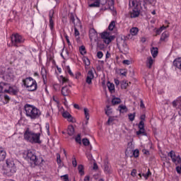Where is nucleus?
Instances as JSON below:
<instances>
[{
	"label": "nucleus",
	"mask_w": 181,
	"mask_h": 181,
	"mask_svg": "<svg viewBox=\"0 0 181 181\" xmlns=\"http://www.w3.org/2000/svg\"><path fill=\"white\" fill-rule=\"evenodd\" d=\"M108 120L107 122V125H110V124H111V122H112L114 121V117H111V116H108Z\"/></svg>",
	"instance_id": "obj_53"
},
{
	"label": "nucleus",
	"mask_w": 181,
	"mask_h": 181,
	"mask_svg": "<svg viewBox=\"0 0 181 181\" xmlns=\"http://www.w3.org/2000/svg\"><path fill=\"white\" fill-rule=\"evenodd\" d=\"M78 173H79V175H81V176H84V165H79L78 166Z\"/></svg>",
	"instance_id": "obj_26"
},
{
	"label": "nucleus",
	"mask_w": 181,
	"mask_h": 181,
	"mask_svg": "<svg viewBox=\"0 0 181 181\" xmlns=\"http://www.w3.org/2000/svg\"><path fill=\"white\" fill-rule=\"evenodd\" d=\"M107 88L110 93L115 90V85L114 83H110V81L107 82Z\"/></svg>",
	"instance_id": "obj_24"
},
{
	"label": "nucleus",
	"mask_w": 181,
	"mask_h": 181,
	"mask_svg": "<svg viewBox=\"0 0 181 181\" xmlns=\"http://www.w3.org/2000/svg\"><path fill=\"white\" fill-rule=\"evenodd\" d=\"M67 121H69V122H76V119H74V117H73V116H71V115L66 119Z\"/></svg>",
	"instance_id": "obj_45"
},
{
	"label": "nucleus",
	"mask_w": 181,
	"mask_h": 181,
	"mask_svg": "<svg viewBox=\"0 0 181 181\" xmlns=\"http://www.w3.org/2000/svg\"><path fill=\"white\" fill-rule=\"evenodd\" d=\"M60 81L61 84L63 86V84H66V83H69V78H66V77H64L63 76H60Z\"/></svg>",
	"instance_id": "obj_31"
},
{
	"label": "nucleus",
	"mask_w": 181,
	"mask_h": 181,
	"mask_svg": "<svg viewBox=\"0 0 181 181\" xmlns=\"http://www.w3.org/2000/svg\"><path fill=\"white\" fill-rule=\"evenodd\" d=\"M23 136H24L25 141H27V142L30 143L32 141V138L33 136V132L29 130V128H28L24 132Z\"/></svg>",
	"instance_id": "obj_10"
},
{
	"label": "nucleus",
	"mask_w": 181,
	"mask_h": 181,
	"mask_svg": "<svg viewBox=\"0 0 181 181\" xmlns=\"http://www.w3.org/2000/svg\"><path fill=\"white\" fill-rule=\"evenodd\" d=\"M75 21H76V19L74 18V15L71 14V16H70V22L71 23H73L74 25H75L76 24V23L74 22Z\"/></svg>",
	"instance_id": "obj_51"
},
{
	"label": "nucleus",
	"mask_w": 181,
	"mask_h": 181,
	"mask_svg": "<svg viewBox=\"0 0 181 181\" xmlns=\"http://www.w3.org/2000/svg\"><path fill=\"white\" fill-rule=\"evenodd\" d=\"M65 39L68 43V46H71V42H70V40L69 39V35H65Z\"/></svg>",
	"instance_id": "obj_56"
},
{
	"label": "nucleus",
	"mask_w": 181,
	"mask_h": 181,
	"mask_svg": "<svg viewBox=\"0 0 181 181\" xmlns=\"http://www.w3.org/2000/svg\"><path fill=\"white\" fill-rule=\"evenodd\" d=\"M143 153H144V155H150L149 151H148L147 149H143Z\"/></svg>",
	"instance_id": "obj_63"
},
{
	"label": "nucleus",
	"mask_w": 181,
	"mask_h": 181,
	"mask_svg": "<svg viewBox=\"0 0 181 181\" xmlns=\"http://www.w3.org/2000/svg\"><path fill=\"white\" fill-rule=\"evenodd\" d=\"M97 31L94 28H90L89 30V37L90 40H93V39H97Z\"/></svg>",
	"instance_id": "obj_16"
},
{
	"label": "nucleus",
	"mask_w": 181,
	"mask_h": 181,
	"mask_svg": "<svg viewBox=\"0 0 181 181\" xmlns=\"http://www.w3.org/2000/svg\"><path fill=\"white\" fill-rule=\"evenodd\" d=\"M84 115L86 119H90V115L88 114V109L84 108Z\"/></svg>",
	"instance_id": "obj_39"
},
{
	"label": "nucleus",
	"mask_w": 181,
	"mask_h": 181,
	"mask_svg": "<svg viewBox=\"0 0 181 181\" xmlns=\"http://www.w3.org/2000/svg\"><path fill=\"white\" fill-rule=\"evenodd\" d=\"M133 156L134 158H138L139 156V150L138 149H135L134 151H133Z\"/></svg>",
	"instance_id": "obj_41"
},
{
	"label": "nucleus",
	"mask_w": 181,
	"mask_h": 181,
	"mask_svg": "<svg viewBox=\"0 0 181 181\" xmlns=\"http://www.w3.org/2000/svg\"><path fill=\"white\" fill-rule=\"evenodd\" d=\"M4 173L6 176L8 177L13 176L14 173H16V166L13 159L6 160V167L4 169Z\"/></svg>",
	"instance_id": "obj_2"
},
{
	"label": "nucleus",
	"mask_w": 181,
	"mask_h": 181,
	"mask_svg": "<svg viewBox=\"0 0 181 181\" xmlns=\"http://www.w3.org/2000/svg\"><path fill=\"white\" fill-rule=\"evenodd\" d=\"M104 56V54H103V52L99 51L97 53V57L98 59H103V57Z\"/></svg>",
	"instance_id": "obj_50"
},
{
	"label": "nucleus",
	"mask_w": 181,
	"mask_h": 181,
	"mask_svg": "<svg viewBox=\"0 0 181 181\" xmlns=\"http://www.w3.org/2000/svg\"><path fill=\"white\" fill-rule=\"evenodd\" d=\"M6 158V151H5V149H4V148L0 147V161L5 160Z\"/></svg>",
	"instance_id": "obj_18"
},
{
	"label": "nucleus",
	"mask_w": 181,
	"mask_h": 181,
	"mask_svg": "<svg viewBox=\"0 0 181 181\" xmlns=\"http://www.w3.org/2000/svg\"><path fill=\"white\" fill-rule=\"evenodd\" d=\"M100 36H101L102 39H107V38L110 37L111 35H110V33H108L107 32H103L100 34Z\"/></svg>",
	"instance_id": "obj_34"
},
{
	"label": "nucleus",
	"mask_w": 181,
	"mask_h": 181,
	"mask_svg": "<svg viewBox=\"0 0 181 181\" xmlns=\"http://www.w3.org/2000/svg\"><path fill=\"white\" fill-rule=\"evenodd\" d=\"M41 76L42 77L44 84H46L47 83V71L44 66L41 68Z\"/></svg>",
	"instance_id": "obj_15"
},
{
	"label": "nucleus",
	"mask_w": 181,
	"mask_h": 181,
	"mask_svg": "<svg viewBox=\"0 0 181 181\" xmlns=\"http://www.w3.org/2000/svg\"><path fill=\"white\" fill-rule=\"evenodd\" d=\"M119 111H122V110H127V106H125V105H119Z\"/></svg>",
	"instance_id": "obj_62"
},
{
	"label": "nucleus",
	"mask_w": 181,
	"mask_h": 181,
	"mask_svg": "<svg viewBox=\"0 0 181 181\" xmlns=\"http://www.w3.org/2000/svg\"><path fill=\"white\" fill-rule=\"evenodd\" d=\"M84 62H85L86 66H90V59H88V58H86V59H84Z\"/></svg>",
	"instance_id": "obj_60"
},
{
	"label": "nucleus",
	"mask_w": 181,
	"mask_h": 181,
	"mask_svg": "<svg viewBox=\"0 0 181 181\" xmlns=\"http://www.w3.org/2000/svg\"><path fill=\"white\" fill-rule=\"evenodd\" d=\"M72 165L74 168H76L77 166V160H76V158H74V160L72 161Z\"/></svg>",
	"instance_id": "obj_59"
},
{
	"label": "nucleus",
	"mask_w": 181,
	"mask_h": 181,
	"mask_svg": "<svg viewBox=\"0 0 181 181\" xmlns=\"http://www.w3.org/2000/svg\"><path fill=\"white\" fill-rule=\"evenodd\" d=\"M26 155L27 159H29L31 163H33L34 166H37L40 163L39 158H37L33 150H28Z\"/></svg>",
	"instance_id": "obj_5"
},
{
	"label": "nucleus",
	"mask_w": 181,
	"mask_h": 181,
	"mask_svg": "<svg viewBox=\"0 0 181 181\" xmlns=\"http://www.w3.org/2000/svg\"><path fill=\"white\" fill-rule=\"evenodd\" d=\"M138 32H139V29L136 27H133L130 29V34L132 36H136V35H138Z\"/></svg>",
	"instance_id": "obj_22"
},
{
	"label": "nucleus",
	"mask_w": 181,
	"mask_h": 181,
	"mask_svg": "<svg viewBox=\"0 0 181 181\" xmlns=\"http://www.w3.org/2000/svg\"><path fill=\"white\" fill-rule=\"evenodd\" d=\"M139 131L136 132V135H146V132H145V123L144 121H140L138 124Z\"/></svg>",
	"instance_id": "obj_8"
},
{
	"label": "nucleus",
	"mask_w": 181,
	"mask_h": 181,
	"mask_svg": "<svg viewBox=\"0 0 181 181\" xmlns=\"http://www.w3.org/2000/svg\"><path fill=\"white\" fill-rule=\"evenodd\" d=\"M123 64H127V66H129L131 64V61L126 59L123 61Z\"/></svg>",
	"instance_id": "obj_57"
},
{
	"label": "nucleus",
	"mask_w": 181,
	"mask_h": 181,
	"mask_svg": "<svg viewBox=\"0 0 181 181\" xmlns=\"http://www.w3.org/2000/svg\"><path fill=\"white\" fill-rule=\"evenodd\" d=\"M83 181H90V176L89 175L85 176Z\"/></svg>",
	"instance_id": "obj_64"
},
{
	"label": "nucleus",
	"mask_w": 181,
	"mask_h": 181,
	"mask_svg": "<svg viewBox=\"0 0 181 181\" xmlns=\"http://www.w3.org/2000/svg\"><path fill=\"white\" fill-rule=\"evenodd\" d=\"M61 178L63 179V181H70V180H69V175L67 174L61 176Z\"/></svg>",
	"instance_id": "obj_49"
},
{
	"label": "nucleus",
	"mask_w": 181,
	"mask_h": 181,
	"mask_svg": "<svg viewBox=\"0 0 181 181\" xmlns=\"http://www.w3.org/2000/svg\"><path fill=\"white\" fill-rule=\"evenodd\" d=\"M71 115H70L69 112H67V111L64 112L62 113V117H63L64 118H66V119H67L68 117H70Z\"/></svg>",
	"instance_id": "obj_42"
},
{
	"label": "nucleus",
	"mask_w": 181,
	"mask_h": 181,
	"mask_svg": "<svg viewBox=\"0 0 181 181\" xmlns=\"http://www.w3.org/2000/svg\"><path fill=\"white\" fill-rule=\"evenodd\" d=\"M112 40H114V36L110 35V37L104 39V42L106 45H110V42H112Z\"/></svg>",
	"instance_id": "obj_30"
},
{
	"label": "nucleus",
	"mask_w": 181,
	"mask_h": 181,
	"mask_svg": "<svg viewBox=\"0 0 181 181\" xmlns=\"http://www.w3.org/2000/svg\"><path fill=\"white\" fill-rule=\"evenodd\" d=\"M129 121H134L135 119V113H130L129 114Z\"/></svg>",
	"instance_id": "obj_44"
},
{
	"label": "nucleus",
	"mask_w": 181,
	"mask_h": 181,
	"mask_svg": "<svg viewBox=\"0 0 181 181\" xmlns=\"http://www.w3.org/2000/svg\"><path fill=\"white\" fill-rule=\"evenodd\" d=\"M82 142L85 146H88L90 145V141L88 139H83Z\"/></svg>",
	"instance_id": "obj_38"
},
{
	"label": "nucleus",
	"mask_w": 181,
	"mask_h": 181,
	"mask_svg": "<svg viewBox=\"0 0 181 181\" xmlns=\"http://www.w3.org/2000/svg\"><path fill=\"white\" fill-rule=\"evenodd\" d=\"M79 52L81 53V54H82L83 56V54H86V53H87V52L86 51V47H84V45H81L79 47Z\"/></svg>",
	"instance_id": "obj_32"
},
{
	"label": "nucleus",
	"mask_w": 181,
	"mask_h": 181,
	"mask_svg": "<svg viewBox=\"0 0 181 181\" xmlns=\"http://www.w3.org/2000/svg\"><path fill=\"white\" fill-rule=\"evenodd\" d=\"M49 26L51 30H53V29H54V22L53 21V18L49 19Z\"/></svg>",
	"instance_id": "obj_37"
},
{
	"label": "nucleus",
	"mask_w": 181,
	"mask_h": 181,
	"mask_svg": "<svg viewBox=\"0 0 181 181\" xmlns=\"http://www.w3.org/2000/svg\"><path fill=\"white\" fill-rule=\"evenodd\" d=\"M86 158H88L89 160H93V155L90 153H86Z\"/></svg>",
	"instance_id": "obj_54"
},
{
	"label": "nucleus",
	"mask_w": 181,
	"mask_h": 181,
	"mask_svg": "<svg viewBox=\"0 0 181 181\" xmlns=\"http://www.w3.org/2000/svg\"><path fill=\"white\" fill-rule=\"evenodd\" d=\"M66 71L67 74H69V76H71V77H74V74L72 73L71 69H70L69 66H66Z\"/></svg>",
	"instance_id": "obj_33"
},
{
	"label": "nucleus",
	"mask_w": 181,
	"mask_h": 181,
	"mask_svg": "<svg viewBox=\"0 0 181 181\" xmlns=\"http://www.w3.org/2000/svg\"><path fill=\"white\" fill-rule=\"evenodd\" d=\"M90 8H100V0H97L95 2L89 4Z\"/></svg>",
	"instance_id": "obj_27"
},
{
	"label": "nucleus",
	"mask_w": 181,
	"mask_h": 181,
	"mask_svg": "<svg viewBox=\"0 0 181 181\" xmlns=\"http://www.w3.org/2000/svg\"><path fill=\"white\" fill-rule=\"evenodd\" d=\"M121 103V99L119 98H114L112 100V104L113 105H117Z\"/></svg>",
	"instance_id": "obj_28"
},
{
	"label": "nucleus",
	"mask_w": 181,
	"mask_h": 181,
	"mask_svg": "<svg viewBox=\"0 0 181 181\" xmlns=\"http://www.w3.org/2000/svg\"><path fill=\"white\" fill-rule=\"evenodd\" d=\"M165 29H166V27L165 26L160 27V28L157 29L156 31V35H160V33H162V31L165 30Z\"/></svg>",
	"instance_id": "obj_36"
},
{
	"label": "nucleus",
	"mask_w": 181,
	"mask_h": 181,
	"mask_svg": "<svg viewBox=\"0 0 181 181\" xmlns=\"http://www.w3.org/2000/svg\"><path fill=\"white\" fill-rule=\"evenodd\" d=\"M62 94L64 95V97H66L70 94V89H69V87L64 86L62 88Z\"/></svg>",
	"instance_id": "obj_19"
},
{
	"label": "nucleus",
	"mask_w": 181,
	"mask_h": 181,
	"mask_svg": "<svg viewBox=\"0 0 181 181\" xmlns=\"http://www.w3.org/2000/svg\"><path fill=\"white\" fill-rule=\"evenodd\" d=\"M104 172L106 175H111L112 173V169L111 168V165L108 163V160H105L104 163Z\"/></svg>",
	"instance_id": "obj_13"
},
{
	"label": "nucleus",
	"mask_w": 181,
	"mask_h": 181,
	"mask_svg": "<svg viewBox=\"0 0 181 181\" xmlns=\"http://www.w3.org/2000/svg\"><path fill=\"white\" fill-rule=\"evenodd\" d=\"M57 163H58V165H60V163H62V159L60 158V153H57Z\"/></svg>",
	"instance_id": "obj_48"
},
{
	"label": "nucleus",
	"mask_w": 181,
	"mask_h": 181,
	"mask_svg": "<svg viewBox=\"0 0 181 181\" xmlns=\"http://www.w3.org/2000/svg\"><path fill=\"white\" fill-rule=\"evenodd\" d=\"M105 114H106V115H107V117H110V115H111V114H112V109L111 108V107L110 105L106 106V109H105Z\"/></svg>",
	"instance_id": "obj_25"
},
{
	"label": "nucleus",
	"mask_w": 181,
	"mask_h": 181,
	"mask_svg": "<svg viewBox=\"0 0 181 181\" xmlns=\"http://www.w3.org/2000/svg\"><path fill=\"white\" fill-rule=\"evenodd\" d=\"M11 46H13L14 47H19L22 43H24L25 38L22 37V35L16 33L13 34L11 36Z\"/></svg>",
	"instance_id": "obj_4"
},
{
	"label": "nucleus",
	"mask_w": 181,
	"mask_h": 181,
	"mask_svg": "<svg viewBox=\"0 0 181 181\" xmlns=\"http://www.w3.org/2000/svg\"><path fill=\"white\" fill-rule=\"evenodd\" d=\"M158 53H159V52L158 51L157 47H153L151 49V54L153 57H156V56H158Z\"/></svg>",
	"instance_id": "obj_29"
},
{
	"label": "nucleus",
	"mask_w": 181,
	"mask_h": 181,
	"mask_svg": "<svg viewBox=\"0 0 181 181\" xmlns=\"http://www.w3.org/2000/svg\"><path fill=\"white\" fill-rule=\"evenodd\" d=\"M132 6L134 7L132 11L130 13V18H138L141 14V8L139 5L135 1H132Z\"/></svg>",
	"instance_id": "obj_6"
},
{
	"label": "nucleus",
	"mask_w": 181,
	"mask_h": 181,
	"mask_svg": "<svg viewBox=\"0 0 181 181\" xmlns=\"http://www.w3.org/2000/svg\"><path fill=\"white\" fill-rule=\"evenodd\" d=\"M94 78V72L93 69H90L88 71L87 77H86V83L87 84H93V79Z\"/></svg>",
	"instance_id": "obj_14"
},
{
	"label": "nucleus",
	"mask_w": 181,
	"mask_h": 181,
	"mask_svg": "<svg viewBox=\"0 0 181 181\" xmlns=\"http://www.w3.org/2000/svg\"><path fill=\"white\" fill-rule=\"evenodd\" d=\"M172 105L173 108H177L180 110V111L178 112V115L181 117V96L177 98V99L173 100L172 103Z\"/></svg>",
	"instance_id": "obj_7"
},
{
	"label": "nucleus",
	"mask_w": 181,
	"mask_h": 181,
	"mask_svg": "<svg viewBox=\"0 0 181 181\" xmlns=\"http://www.w3.org/2000/svg\"><path fill=\"white\" fill-rule=\"evenodd\" d=\"M168 37H169V32L165 31L162 33L160 40L161 42H165V40H166Z\"/></svg>",
	"instance_id": "obj_20"
},
{
	"label": "nucleus",
	"mask_w": 181,
	"mask_h": 181,
	"mask_svg": "<svg viewBox=\"0 0 181 181\" xmlns=\"http://www.w3.org/2000/svg\"><path fill=\"white\" fill-rule=\"evenodd\" d=\"M54 15V10L52 9L49 12V19H53V16Z\"/></svg>",
	"instance_id": "obj_47"
},
{
	"label": "nucleus",
	"mask_w": 181,
	"mask_h": 181,
	"mask_svg": "<svg viewBox=\"0 0 181 181\" xmlns=\"http://www.w3.org/2000/svg\"><path fill=\"white\" fill-rule=\"evenodd\" d=\"M74 35L75 36H79L80 35V32H78V30L77 28H74Z\"/></svg>",
	"instance_id": "obj_58"
},
{
	"label": "nucleus",
	"mask_w": 181,
	"mask_h": 181,
	"mask_svg": "<svg viewBox=\"0 0 181 181\" xmlns=\"http://www.w3.org/2000/svg\"><path fill=\"white\" fill-rule=\"evenodd\" d=\"M75 141L76 142H77V144H81V136L80 134H78L77 136L75 138Z\"/></svg>",
	"instance_id": "obj_40"
},
{
	"label": "nucleus",
	"mask_w": 181,
	"mask_h": 181,
	"mask_svg": "<svg viewBox=\"0 0 181 181\" xmlns=\"http://www.w3.org/2000/svg\"><path fill=\"white\" fill-rule=\"evenodd\" d=\"M7 94H10V95H18V94H19V88L16 86H11L10 85Z\"/></svg>",
	"instance_id": "obj_11"
},
{
	"label": "nucleus",
	"mask_w": 181,
	"mask_h": 181,
	"mask_svg": "<svg viewBox=\"0 0 181 181\" xmlns=\"http://www.w3.org/2000/svg\"><path fill=\"white\" fill-rule=\"evenodd\" d=\"M23 83L28 91H36L37 90V82L32 77H27L23 79Z\"/></svg>",
	"instance_id": "obj_3"
},
{
	"label": "nucleus",
	"mask_w": 181,
	"mask_h": 181,
	"mask_svg": "<svg viewBox=\"0 0 181 181\" xmlns=\"http://www.w3.org/2000/svg\"><path fill=\"white\" fill-rule=\"evenodd\" d=\"M173 64L175 67L178 69V70L181 72V57L175 59L173 62Z\"/></svg>",
	"instance_id": "obj_17"
},
{
	"label": "nucleus",
	"mask_w": 181,
	"mask_h": 181,
	"mask_svg": "<svg viewBox=\"0 0 181 181\" xmlns=\"http://www.w3.org/2000/svg\"><path fill=\"white\" fill-rule=\"evenodd\" d=\"M9 88H11V84L5 82L0 83V93L8 94Z\"/></svg>",
	"instance_id": "obj_9"
},
{
	"label": "nucleus",
	"mask_w": 181,
	"mask_h": 181,
	"mask_svg": "<svg viewBox=\"0 0 181 181\" xmlns=\"http://www.w3.org/2000/svg\"><path fill=\"white\" fill-rule=\"evenodd\" d=\"M122 88H127V87H128V83H127V81H122Z\"/></svg>",
	"instance_id": "obj_52"
},
{
	"label": "nucleus",
	"mask_w": 181,
	"mask_h": 181,
	"mask_svg": "<svg viewBox=\"0 0 181 181\" xmlns=\"http://www.w3.org/2000/svg\"><path fill=\"white\" fill-rule=\"evenodd\" d=\"M3 78L4 80H6V81H11V80H12V78L9 75H4Z\"/></svg>",
	"instance_id": "obj_46"
},
{
	"label": "nucleus",
	"mask_w": 181,
	"mask_h": 181,
	"mask_svg": "<svg viewBox=\"0 0 181 181\" xmlns=\"http://www.w3.org/2000/svg\"><path fill=\"white\" fill-rule=\"evenodd\" d=\"M45 128H46V129L47 131V134L49 135V134H50V130H49L50 129V126L49 125V123H46Z\"/></svg>",
	"instance_id": "obj_55"
},
{
	"label": "nucleus",
	"mask_w": 181,
	"mask_h": 181,
	"mask_svg": "<svg viewBox=\"0 0 181 181\" xmlns=\"http://www.w3.org/2000/svg\"><path fill=\"white\" fill-rule=\"evenodd\" d=\"M67 134L69 136H73V135H74V127H73V125H69L68 127Z\"/></svg>",
	"instance_id": "obj_21"
},
{
	"label": "nucleus",
	"mask_w": 181,
	"mask_h": 181,
	"mask_svg": "<svg viewBox=\"0 0 181 181\" xmlns=\"http://www.w3.org/2000/svg\"><path fill=\"white\" fill-rule=\"evenodd\" d=\"M24 110L26 117H28L30 119H36L40 117V110L32 105H25Z\"/></svg>",
	"instance_id": "obj_1"
},
{
	"label": "nucleus",
	"mask_w": 181,
	"mask_h": 181,
	"mask_svg": "<svg viewBox=\"0 0 181 181\" xmlns=\"http://www.w3.org/2000/svg\"><path fill=\"white\" fill-rule=\"evenodd\" d=\"M151 175H152V173H151V170L148 169L147 173L143 174V176L144 177H145V179H148V177H149Z\"/></svg>",
	"instance_id": "obj_43"
},
{
	"label": "nucleus",
	"mask_w": 181,
	"mask_h": 181,
	"mask_svg": "<svg viewBox=\"0 0 181 181\" xmlns=\"http://www.w3.org/2000/svg\"><path fill=\"white\" fill-rule=\"evenodd\" d=\"M115 28V21H112L110 23V25L108 26V29H109V30H114Z\"/></svg>",
	"instance_id": "obj_35"
},
{
	"label": "nucleus",
	"mask_w": 181,
	"mask_h": 181,
	"mask_svg": "<svg viewBox=\"0 0 181 181\" xmlns=\"http://www.w3.org/2000/svg\"><path fill=\"white\" fill-rule=\"evenodd\" d=\"M152 64H153V59L152 57H149L147 58L146 66L148 69H152Z\"/></svg>",
	"instance_id": "obj_23"
},
{
	"label": "nucleus",
	"mask_w": 181,
	"mask_h": 181,
	"mask_svg": "<svg viewBox=\"0 0 181 181\" xmlns=\"http://www.w3.org/2000/svg\"><path fill=\"white\" fill-rule=\"evenodd\" d=\"M30 144H42V141H40V133H33Z\"/></svg>",
	"instance_id": "obj_12"
},
{
	"label": "nucleus",
	"mask_w": 181,
	"mask_h": 181,
	"mask_svg": "<svg viewBox=\"0 0 181 181\" xmlns=\"http://www.w3.org/2000/svg\"><path fill=\"white\" fill-rule=\"evenodd\" d=\"M120 74H121V76H127V71H125V70H124V69H121L120 70Z\"/></svg>",
	"instance_id": "obj_61"
}]
</instances>
